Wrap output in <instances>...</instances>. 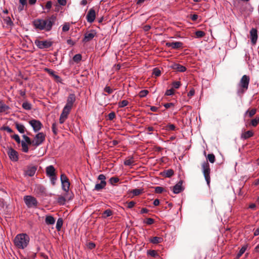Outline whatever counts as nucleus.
Wrapping results in <instances>:
<instances>
[{"mask_svg":"<svg viewBox=\"0 0 259 259\" xmlns=\"http://www.w3.org/2000/svg\"><path fill=\"white\" fill-rule=\"evenodd\" d=\"M165 176L167 178H170L174 174V172L172 169H168L165 172Z\"/></svg>","mask_w":259,"mask_h":259,"instance_id":"a19ab883","label":"nucleus"},{"mask_svg":"<svg viewBox=\"0 0 259 259\" xmlns=\"http://www.w3.org/2000/svg\"><path fill=\"white\" fill-rule=\"evenodd\" d=\"M46 135L40 132L36 134L33 140V146L37 147L41 145L45 140Z\"/></svg>","mask_w":259,"mask_h":259,"instance_id":"423d86ee","label":"nucleus"},{"mask_svg":"<svg viewBox=\"0 0 259 259\" xmlns=\"http://www.w3.org/2000/svg\"><path fill=\"white\" fill-rule=\"evenodd\" d=\"M21 146L22 148V151L24 152L27 153L28 152V147L27 146V144H26L24 141H21Z\"/></svg>","mask_w":259,"mask_h":259,"instance_id":"473e14b6","label":"nucleus"},{"mask_svg":"<svg viewBox=\"0 0 259 259\" xmlns=\"http://www.w3.org/2000/svg\"><path fill=\"white\" fill-rule=\"evenodd\" d=\"M127 203V207L128 208H133L136 204V202L134 201H131L129 202H126Z\"/></svg>","mask_w":259,"mask_h":259,"instance_id":"052dcab7","label":"nucleus"},{"mask_svg":"<svg viewBox=\"0 0 259 259\" xmlns=\"http://www.w3.org/2000/svg\"><path fill=\"white\" fill-rule=\"evenodd\" d=\"M67 117H68L61 114V115L60 116V118H59L60 123H61V124L65 122V120L67 118Z\"/></svg>","mask_w":259,"mask_h":259,"instance_id":"680f3d73","label":"nucleus"},{"mask_svg":"<svg viewBox=\"0 0 259 259\" xmlns=\"http://www.w3.org/2000/svg\"><path fill=\"white\" fill-rule=\"evenodd\" d=\"M105 179H106V177L103 174H101V175H99L98 177V180H100L101 182H106L105 181Z\"/></svg>","mask_w":259,"mask_h":259,"instance_id":"0e129e2a","label":"nucleus"},{"mask_svg":"<svg viewBox=\"0 0 259 259\" xmlns=\"http://www.w3.org/2000/svg\"><path fill=\"white\" fill-rule=\"evenodd\" d=\"M22 137L25 140V142L26 144L33 145V141H31L30 138L25 135H23Z\"/></svg>","mask_w":259,"mask_h":259,"instance_id":"58836bf2","label":"nucleus"},{"mask_svg":"<svg viewBox=\"0 0 259 259\" xmlns=\"http://www.w3.org/2000/svg\"><path fill=\"white\" fill-rule=\"evenodd\" d=\"M249 81L250 78L249 76L247 75L242 76L238 85L237 94L238 95H243L248 90Z\"/></svg>","mask_w":259,"mask_h":259,"instance_id":"7ed1b4c3","label":"nucleus"},{"mask_svg":"<svg viewBox=\"0 0 259 259\" xmlns=\"http://www.w3.org/2000/svg\"><path fill=\"white\" fill-rule=\"evenodd\" d=\"M4 21L7 24V27H11L14 25L13 21L9 16L4 18Z\"/></svg>","mask_w":259,"mask_h":259,"instance_id":"393cba45","label":"nucleus"},{"mask_svg":"<svg viewBox=\"0 0 259 259\" xmlns=\"http://www.w3.org/2000/svg\"><path fill=\"white\" fill-rule=\"evenodd\" d=\"M70 24L68 22H65L62 27V31L63 32H67L70 29Z\"/></svg>","mask_w":259,"mask_h":259,"instance_id":"ea45409f","label":"nucleus"},{"mask_svg":"<svg viewBox=\"0 0 259 259\" xmlns=\"http://www.w3.org/2000/svg\"><path fill=\"white\" fill-rule=\"evenodd\" d=\"M202 168L203 175L207 182V184L208 185V186H209L210 182V169L209 167V164L207 161H204V162L202 163Z\"/></svg>","mask_w":259,"mask_h":259,"instance_id":"20e7f679","label":"nucleus"},{"mask_svg":"<svg viewBox=\"0 0 259 259\" xmlns=\"http://www.w3.org/2000/svg\"><path fill=\"white\" fill-rule=\"evenodd\" d=\"M72 108L70 107H68V106L65 105L62 110L61 113V115L68 117L69 114L70 113Z\"/></svg>","mask_w":259,"mask_h":259,"instance_id":"b1692460","label":"nucleus"},{"mask_svg":"<svg viewBox=\"0 0 259 259\" xmlns=\"http://www.w3.org/2000/svg\"><path fill=\"white\" fill-rule=\"evenodd\" d=\"M36 46L40 49H48L51 47L53 45V42L50 40H38L35 41Z\"/></svg>","mask_w":259,"mask_h":259,"instance_id":"0eeeda50","label":"nucleus"},{"mask_svg":"<svg viewBox=\"0 0 259 259\" xmlns=\"http://www.w3.org/2000/svg\"><path fill=\"white\" fill-rule=\"evenodd\" d=\"M119 181V179L118 177H111L109 180V182L111 185H114Z\"/></svg>","mask_w":259,"mask_h":259,"instance_id":"e433bc0d","label":"nucleus"},{"mask_svg":"<svg viewBox=\"0 0 259 259\" xmlns=\"http://www.w3.org/2000/svg\"><path fill=\"white\" fill-rule=\"evenodd\" d=\"M37 170V167L35 166H28L26 168V169L24 171V174L25 176L29 177H32L34 175Z\"/></svg>","mask_w":259,"mask_h":259,"instance_id":"9b49d317","label":"nucleus"},{"mask_svg":"<svg viewBox=\"0 0 259 259\" xmlns=\"http://www.w3.org/2000/svg\"><path fill=\"white\" fill-rule=\"evenodd\" d=\"M56 20V16L52 15L46 19H37L33 21L34 27L38 30L50 31Z\"/></svg>","mask_w":259,"mask_h":259,"instance_id":"f257e3e1","label":"nucleus"},{"mask_svg":"<svg viewBox=\"0 0 259 259\" xmlns=\"http://www.w3.org/2000/svg\"><path fill=\"white\" fill-rule=\"evenodd\" d=\"M52 128V131H53L54 134L56 135L58 133V130H57V127L56 123L54 122L53 123Z\"/></svg>","mask_w":259,"mask_h":259,"instance_id":"864d4df0","label":"nucleus"},{"mask_svg":"<svg viewBox=\"0 0 259 259\" xmlns=\"http://www.w3.org/2000/svg\"><path fill=\"white\" fill-rule=\"evenodd\" d=\"M11 137H12V138L14 139L17 143L19 144L21 142L20 137L18 135L15 134L13 136H11Z\"/></svg>","mask_w":259,"mask_h":259,"instance_id":"5fc2aeb1","label":"nucleus"},{"mask_svg":"<svg viewBox=\"0 0 259 259\" xmlns=\"http://www.w3.org/2000/svg\"><path fill=\"white\" fill-rule=\"evenodd\" d=\"M112 214V212L110 209H107L105 210L103 212V215L104 217H108L111 216Z\"/></svg>","mask_w":259,"mask_h":259,"instance_id":"3c124183","label":"nucleus"},{"mask_svg":"<svg viewBox=\"0 0 259 259\" xmlns=\"http://www.w3.org/2000/svg\"><path fill=\"white\" fill-rule=\"evenodd\" d=\"M131 192L132 193L134 196H138L143 192V189H135L132 190Z\"/></svg>","mask_w":259,"mask_h":259,"instance_id":"2f4dec72","label":"nucleus"},{"mask_svg":"<svg viewBox=\"0 0 259 259\" xmlns=\"http://www.w3.org/2000/svg\"><path fill=\"white\" fill-rule=\"evenodd\" d=\"M104 91L107 93L108 94H111L113 93V90L111 89L109 86H106Z\"/></svg>","mask_w":259,"mask_h":259,"instance_id":"4d7b16f0","label":"nucleus"},{"mask_svg":"<svg viewBox=\"0 0 259 259\" xmlns=\"http://www.w3.org/2000/svg\"><path fill=\"white\" fill-rule=\"evenodd\" d=\"M22 107L27 110H29L31 109V105L28 102H25L22 104Z\"/></svg>","mask_w":259,"mask_h":259,"instance_id":"72a5a7b5","label":"nucleus"},{"mask_svg":"<svg viewBox=\"0 0 259 259\" xmlns=\"http://www.w3.org/2000/svg\"><path fill=\"white\" fill-rule=\"evenodd\" d=\"M45 222L47 225H54L55 223V219L52 215H47L45 219Z\"/></svg>","mask_w":259,"mask_h":259,"instance_id":"aec40b11","label":"nucleus"},{"mask_svg":"<svg viewBox=\"0 0 259 259\" xmlns=\"http://www.w3.org/2000/svg\"><path fill=\"white\" fill-rule=\"evenodd\" d=\"M195 34L198 38H201L204 36L205 32L202 31L198 30L195 32Z\"/></svg>","mask_w":259,"mask_h":259,"instance_id":"de8ad7c7","label":"nucleus"},{"mask_svg":"<svg viewBox=\"0 0 259 259\" xmlns=\"http://www.w3.org/2000/svg\"><path fill=\"white\" fill-rule=\"evenodd\" d=\"M258 123L259 117H256L255 118L252 119L251 121V124L254 127L256 126Z\"/></svg>","mask_w":259,"mask_h":259,"instance_id":"79ce46f5","label":"nucleus"},{"mask_svg":"<svg viewBox=\"0 0 259 259\" xmlns=\"http://www.w3.org/2000/svg\"><path fill=\"white\" fill-rule=\"evenodd\" d=\"M183 181H179L175 186H174L172 191L175 194H178L184 189L182 187Z\"/></svg>","mask_w":259,"mask_h":259,"instance_id":"dca6fc26","label":"nucleus"},{"mask_svg":"<svg viewBox=\"0 0 259 259\" xmlns=\"http://www.w3.org/2000/svg\"><path fill=\"white\" fill-rule=\"evenodd\" d=\"M128 101L127 100H122L118 103V107L120 108H123L125 107L128 104Z\"/></svg>","mask_w":259,"mask_h":259,"instance_id":"f704fd0d","label":"nucleus"},{"mask_svg":"<svg viewBox=\"0 0 259 259\" xmlns=\"http://www.w3.org/2000/svg\"><path fill=\"white\" fill-rule=\"evenodd\" d=\"M29 123L32 127L35 132L39 131L42 126V124L40 121L36 119H32L29 121Z\"/></svg>","mask_w":259,"mask_h":259,"instance_id":"6e6552de","label":"nucleus"},{"mask_svg":"<svg viewBox=\"0 0 259 259\" xmlns=\"http://www.w3.org/2000/svg\"><path fill=\"white\" fill-rule=\"evenodd\" d=\"M50 179H51V183L52 184L54 185L55 184V182L57 180V177H56V175H54V176H52V177H49Z\"/></svg>","mask_w":259,"mask_h":259,"instance_id":"338daca9","label":"nucleus"},{"mask_svg":"<svg viewBox=\"0 0 259 259\" xmlns=\"http://www.w3.org/2000/svg\"><path fill=\"white\" fill-rule=\"evenodd\" d=\"M29 241V236L27 234L21 233L16 236L14 243L18 249H23L28 246Z\"/></svg>","mask_w":259,"mask_h":259,"instance_id":"f03ea898","label":"nucleus"},{"mask_svg":"<svg viewBox=\"0 0 259 259\" xmlns=\"http://www.w3.org/2000/svg\"><path fill=\"white\" fill-rule=\"evenodd\" d=\"M16 128L19 131V133L21 134L24 133L25 131V127L22 124L19 123L18 122H16L15 123Z\"/></svg>","mask_w":259,"mask_h":259,"instance_id":"4be33fe9","label":"nucleus"},{"mask_svg":"<svg viewBox=\"0 0 259 259\" xmlns=\"http://www.w3.org/2000/svg\"><path fill=\"white\" fill-rule=\"evenodd\" d=\"M155 192L158 194L162 193L164 191V188L161 187L157 186L154 188Z\"/></svg>","mask_w":259,"mask_h":259,"instance_id":"a18cd8bd","label":"nucleus"},{"mask_svg":"<svg viewBox=\"0 0 259 259\" xmlns=\"http://www.w3.org/2000/svg\"><path fill=\"white\" fill-rule=\"evenodd\" d=\"M87 246L89 249H93L95 248L96 244L93 242H89L87 243Z\"/></svg>","mask_w":259,"mask_h":259,"instance_id":"8fccbe9b","label":"nucleus"},{"mask_svg":"<svg viewBox=\"0 0 259 259\" xmlns=\"http://www.w3.org/2000/svg\"><path fill=\"white\" fill-rule=\"evenodd\" d=\"M153 74L155 77L159 76L161 74V71H160V70L159 69H158L157 68H155L153 70Z\"/></svg>","mask_w":259,"mask_h":259,"instance_id":"c03bdc74","label":"nucleus"},{"mask_svg":"<svg viewBox=\"0 0 259 259\" xmlns=\"http://www.w3.org/2000/svg\"><path fill=\"white\" fill-rule=\"evenodd\" d=\"M181 85V82L180 81H175L172 83V86L175 89H178Z\"/></svg>","mask_w":259,"mask_h":259,"instance_id":"69168bd1","label":"nucleus"},{"mask_svg":"<svg viewBox=\"0 0 259 259\" xmlns=\"http://www.w3.org/2000/svg\"><path fill=\"white\" fill-rule=\"evenodd\" d=\"M46 174L48 177H52L56 175L55 169L53 165H50L46 167Z\"/></svg>","mask_w":259,"mask_h":259,"instance_id":"f3484780","label":"nucleus"},{"mask_svg":"<svg viewBox=\"0 0 259 259\" xmlns=\"http://www.w3.org/2000/svg\"><path fill=\"white\" fill-rule=\"evenodd\" d=\"M147 254L152 257H156L158 256V254L155 250H149L147 251Z\"/></svg>","mask_w":259,"mask_h":259,"instance_id":"c9c22d12","label":"nucleus"},{"mask_svg":"<svg viewBox=\"0 0 259 259\" xmlns=\"http://www.w3.org/2000/svg\"><path fill=\"white\" fill-rule=\"evenodd\" d=\"M63 220L62 218H59L57 220L56 228L58 231H59L61 230V229L63 226Z\"/></svg>","mask_w":259,"mask_h":259,"instance_id":"bb28decb","label":"nucleus"},{"mask_svg":"<svg viewBox=\"0 0 259 259\" xmlns=\"http://www.w3.org/2000/svg\"><path fill=\"white\" fill-rule=\"evenodd\" d=\"M8 155L12 161H17L18 160V153L13 148H11L9 149Z\"/></svg>","mask_w":259,"mask_h":259,"instance_id":"9d476101","label":"nucleus"},{"mask_svg":"<svg viewBox=\"0 0 259 259\" xmlns=\"http://www.w3.org/2000/svg\"><path fill=\"white\" fill-rule=\"evenodd\" d=\"M115 113L114 112H110L108 115V118L109 120H112L115 117Z\"/></svg>","mask_w":259,"mask_h":259,"instance_id":"bf43d9fd","label":"nucleus"},{"mask_svg":"<svg viewBox=\"0 0 259 259\" xmlns=\"http://www.w3.org/2000/svg\"><path fill=\"white\" fill-rule=\"evenodd\" d=\"M172 68L179 72H183L186 70V68L182 65L179 64H175L172 66Z\"/></svg>","mask_w":259,"mask_h":259,"instance_id":"a211bd4d","label":"nucleus"},{"mask_svg":"<svg viewBox=\"0 0 259 259\" xmlns=\"http://www.w3.org/2000/svg\"><path fill=\"white\" fill-rule=\"evenodd\" d=\"M166 128L169 131H175L176 129V127L174 124H168L166 126Z\"/></svg>","mask_w":259,"mask_h":259,"instance_id":"603ef678","label":"nucleus"},{"mask_svg":"<svg viewBox=\"0 0 259 259\" xmlns=\"http://www.w3.org/2000/svg\"><path fill=\"white\" fill-rule=\"evenodd\" d=\"M250 35L251 43L255 45L257 39V31L255 28H252L250 31Z\"/></svg>","mask_w":259,"mask_h":259,"instance_id":"ddd939ff","label":"nucleus"},{"mask_svg":"<svg viewBox=\"0 0 259 259\" xmlns=\"http://www.w3.org/2000/svg\"><path fill=\"white\" fill-rule=\"evenodd\" d=\"M61 183L69 182V179L65 174H62L61 175Z\"/></svg>","mask_w":259,"mask_h":259,"instance_id":"6e6d98bb","label":"nucleus"},{"mask_svg":"<svg viewBox=\"0 0 259 259\" xmlns=\"http://www.w3.org/2000/svg\"><path fill=\"white\" fill-rule=\"evenodd\" d=\"M9 108L8 106L6 105L2 101H0V113L5 112Z\"/></svg>","mask_w":259,"mask_h":259,"instance_id":"a878e982","label":"nucleus"},{"mask_svg":"<svg viewBox=\"0 0 259 259\" xmlns=\"http://www.w3.org/2000/svg\"><path fill=\"white\" fill-rule=\"evenodd\" d=\"M61 183L63 190L66 192H68L69 191V187L70 185L69 181L67 182H63Z\"/></svg>","mask_w":259,"mask_h":259,"instance_id":"c756f323","label":"nucleus"},{"mask_svg":"<svg viewBox=\"0 0 259 259\" xmlns=\"http://www.w3.org/2000/svg\"><path fill=\"white\" fill-rule=\"evenodd\" d=\"M183 43L180 41L167 42L166 45L168 47H171L174 49H178L183 47Z\"/></svg>","mask_w":259,"mask_h":259,"instance_id":"2eb2a0df","label":"nucleus"},{"mask_svg":"<svg viewBox=\"0 0 259 259\" xmlns=\"http://www.w3.org/2000/svg\"><path fill=\"white\" fill-rule=\"evenodd\" d=\"M207 158L209 161L212 163H214L215 160V156L213 154H208Z\"/></svg>","mask_w":259,"mask_h":259,"instance_id":"4c0bfd02","label":"nucleus"},{"mask_svg":"<svg viewBox=\"0 0 259 259\" xmlns=\"http://www.w3.org/2000/svg\"><path fill=\"white\" fill-rule=\"evenodd\" d=\"M2 130L6 131L9 133H12L13 132V131L9 126H3L1 128Z\"/></svg>","mask_w":259,"mask_h":259,"instance_id":"13d9d810","label":"nucleus"},{"mask_svg":"<svg viewBox=\"0 0 259 259\" xmlns=\"http://www.w3.org/2000/svg\"><path fill=\"white\" fill-rule=\"evenodd\" d=\"M65 201H66V199L64 197L61 196L58 198V202L60 203H61V204L64 203Z\"/></svg>","mask_w":259,"mask_h":259,"instance_id":"774afa93","label":"nucleus"},{"mask_svg":"<svg viewBox=\"0 0 259 259\" xmlns=\"http://www.w3.org/2000/svg\"><path fill=\"white\" fill-rule=\"evenodd\" d=\"M24 201L26 206L29 207H36L38 202L36 199L30 195H26L24 197Z\"/></svg>","mask_w":259,"mask_h":259,"instance_id":"39448f33","label":"nucleus"},{"mask_svg":"<svg viewBox=\"0 0 259 259\" xmlns=\"http://www.w3.org/2000/svg\"><path fill=\"white\" fill-rule=\"evenodd\" d=\"M106 185V182H100V183L96 184L94 190L97 191H100L105 187Z\"/></svg>","mask_w":259,"mask_h":259,"instance_id":"6ab92c4d","label":"nucleus"},{"mask_svg":"<svg viewBox=\"0 0 259 259\" xmlns=\"http://www.w3.org/2000/svg\"><path fill=\"white\" fill-rule=\"evenodd\" d=\"M96 35V32L94 30H91L90 31H87L85 33L84 35V38L82 40L83 42H88L92 39Z\"/></svg>","mask_w":259,"mask_h":259,"instance_id":"1a4fd4ad","label":"nucleus"},{"mask_svg":"<svg viewBox=\"0 0 259 259\" xmlns=\"http://www.w3.org/2000/svg\"><path fill=\"white\" fill-rule=\"evenodd\" d=\"M174 93V89H170L169 90H167L165 93V95H166V96H170V95H173Z\"/></svg>","mask_w":259,"mask_h":259,"instance_id":"e2e57ef3","label":"nucleus"},{"mask_svg":"<svg viewBox=\"0 0 259 259\" xmlns=\"http://www.w3.org/2000/svg\"><path fill=\"white\" fill-rule=\"evenodd\" d=\"M76 100V97L74 94H70L69 95L67 99V103L65 105L72 108L73 105Z\"/></svg>","mask_w":259,"mask_h":259,"instance_id":"4468645a","label":"nucleus"},{"mask_svg":"<svg viewBox=\"0 0 259 259\" xmlns=\"http://www.w3.org/2000/svg\"><path fill=\"white\" fill-rule=\"evenodd\" d=\"M253 136V133L252 131L245 132L241 134V138L243 139H247Z\"/></svg>","mask_w":259,"mask_h":259,"instance_id":"412c9836","label":"nucleus"},{"mask_svg":"<svg viewBox=\"0 0 259 259\" xmlns=\"http://www.w3.org/2000/svg\"><path fill=\"white\" fill-rule=\"evenodd\" d=\"M81 55L80 54H76L73 58L74 62H78L81 60Z\"/></svg>","mask_w":259,"mask_h":259,"instance_id":"09e8293b","label":"nucleus"},{"mask_svg":"<svg viewBox=\"0 0 259 259\" xmlns=\"http://www.w3.org/2000/svg\"><path fill=\"white\" fill-rule=\"evenodd\" d=\"M134 162L133 157H131L130 158L125 160L124 164L126 166H131L133 164Z\"/></svg>","mask_w":259,"mask_h":259,"instance_id":"7c9ffc66","label":"nucleus"},{"mask_svg":"<svg viewBox=\"0 0 259 259\" xmlns=\"http://www.w3.org/2000/svg\"><path fill=\"white\" fill-rule=\"evenodd\" d=\"M256 112V110L255 108L251 109V110L248 109L245 113V116H248L249 117H252Z\"/></svg>","mask_w":259,"mask_h":259,"instance_id":"cd10ccee","label":"nucleus"},{"mask_svg":"<svg viewBox=\"0 0 259 259\" xmlns=\"http://www.w3.org/2000/svg\"><path fill=\"white\" fill-rule=\"evenodd\" d=\"M247 247V245H244L241 247V248L240 249L239 252L237 253V254L236 255V259H239L242 256V255L246 251Z\"/></svg>","mask_w":259,"mask_h":259,"instance_id":"c85d7f7f","label":"nucleus"},{"mask_svg":"<svg viewBox=\"0 0 259 259\" xmlns=\"http://www.w3.org/2000/svg\"><path fill=\"white\" fill-rule=\"evenodd\" d=\"M150 242L153 244H157L163 241V238L159 237H153L150 239Z\"/></svg>","mask_w":259,"mask_h":259,"instance_id":"5701e85b","label":"nucleus"},{"mask_svg":"<svg viewBox=\"0 0 259 259\" xmlns=\"http://www.w3.org/2000/svg\"><path fill=\"white\" fill-rule=\"evenodd\" d=\"M154 223V220L152 218H147L144 221V223L150 225Z\"/></svg>","mask_w":259,"mask_h":259,"instance_id":"37998d69","label":"nucleus"},{"mask_svg":"<svg viewBox=\"0 0 259 259\" xmlns=\"http://www.w3.org/2000/svg\"><path fill=\"white\" fill-rule=\"evenodd\" d=\"M86 18L88 22L92 23L94 21L96 18V12L93 8L89 10L87 15Z\"/></svg>","mask_w":259,"mask_h":259,"instance_id":"f8f14e48","label":"nucleus"},{"mask_svg":"<svg viewBox=\"0 0 259 259\" xmlns=\"http://www.w3.org/2000/svg\"><path fill=\"white\" fill-rule=\"evenodd\" d=\"M148 93V91L147 90H142L141 91L139 94V96L141 98H143L146 97Z\"/></svg>","mask_w":259,"mask_h":259,"instance_id":"49530a36","label":"nucleus"}]
</instances>
